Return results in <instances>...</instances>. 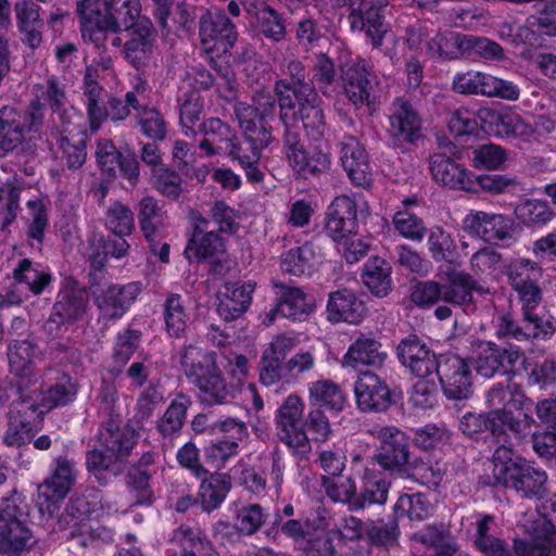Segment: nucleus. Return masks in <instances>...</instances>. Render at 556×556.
<instances>
[{"label":"nucleus","mask_w":556,"mask_h":556,"mask_svg":"<svg viewBox=\"0 0 556 556\" xmlns=\"http://www.w3.org/2000/svg\"><path fill=\"white\" fill-rule=\"evenodd\" d=\"M366 315V307L355 293L348 289L329 294L327 303V319L332 323L358 324Z\"/></svg>","instance_id":"38"},{"label":"nucleus","mask_w":556,"mask_h":556,"mask_svg":"<svg viewBox=\"0 0 556 556\" xmlns=\"http://www.w3.org/2000/svg\"><path fill=\"white\" fill-rule=\"evenodd\" d=\"M463 228L471 237L483 241L516 239L521 228L509 216L483 211H471L463 220Z\"/></svg>","instance_id":"13"},{"label":"nucleus","mask_w":556,"mask_h":556,"mask_svg":"<svg viewBox=\"0 0 556 556\" xmlns=\"http://www.w3.org/2000/svg\"><path fill=\"white\" fill-rule=\"evenodd\" d=\"M340 160L353 184L365 188L372 184V169L367 153L355 137L344 136L342 138Z\"/></svg>","instance_id":"27"},{"label":"nucleus","mask_w":556,"mask_h":556,"mask_svg":"<svg viewBox=\"0 0 556 556\" xmlns=\"http://www.w3.org/2000/svg\"><path fill=\"white\" fill-rule=\"evenodd\" d=\"M420 129L421 119L412 104L403 98H396L389 115L391 136L400 141L413 142L419 137Z\"/></svg>","instance_id":"35"},{"label":"nucleus","mask_w":556,"mask_h":556,"mask_svg":"<svg viewBox=\"0 0 556 556\" xmlns=\"http://www.w3.org/2000/svg\"><path fill=\"white\" fill-rule=\"evenodd\" d=\"M304 403L295 394L289 395L276 414V430L279 440L298 459H307L312 452L311 441L301 427Z\"/></svg>","instance_id":"6"},{"label":"nucleus","mask_w":556,"mask_h":556,"mask_svg":"<svg viewBox=\"0 0 556 556\" xmlns=\"http://www.w3.org/2000/svg\"><path fill=\"white\" fill-rule=\"evenodd\" d=\"M142 291L141 282L112 285L102 290L94 300L101 318L117 320L129 309Z\"/></svg>","instance_id":"21"},{"label":"nucleus","mask_w":556,"mask_h":556,"mask_svg":"<svg viewBox=\"0 0 556 556\" xmlns=\"http://www.w3.org/2000/svg\"><path fill=\"white\" fill-rule=\"evenodd\" d=\"M443 302L460 306L465 312L476 308L473 293L488 294L489 288L476 280L465 271H454L447 275L445 283H442Z\"/></svg>","instance_id":"26"},{"label":"nucleus","mask_w":556,"mask_h":556,"mask_svg":"<svg viewBox=\"0 0 556 556\" xmlns=\"http://www.w3.org/2000/svg\"><path fill=\"white\" fill-rule=\"evenodd\" d=\"M396 355L403 366L421 378L431 375L439 363V356L437 357L434 352L416 334L401 340L396 348Z\"/></svg>","instance_id":"24"},{"label":"nucleus","mask_w":556,"mask_h":556,"mask_svg":"<svg viewBox=\"0 0 556 556\" xmlns=\"http://www.w3.org/2000/svg\"><path fill=\"white\" fill-rule=\"evenodd\" d=\"M180 365L186 378L192 386L219 368L215 352L194 344L182 348Z\"/></svg>","instance_id":"37"},{"label":"nucleus","mask_w":556,"mask_h":556,"mask_svg":"<svg viewBox=\"0 0 556 556\" xmlns=\"http://www.w3.org/2000/svg\"><path fill=\"white\" fill-rule=\"evenodd\" d=\"M151 184L163 195L172 199H178L182 192L180 175L166 165L152 168Z\"/></svg>","instance_id":"64"},{"label":"nucleus","mask_w":556,"mask_h":556,"mask_svg":"<svg viewBox=\"0 0 556 556\" xmlns=\"http://www.w3.org/2000/svg\"><path fill=\"white\" fill-rule=\"evenodd\" d=\"M510 286L517 292L521 302V313L539 308L542 301V290L536 281L529 275H523L515 269L508 273Z\"/></svg>","instance_id":"52"},{"label":"nucleus","mask_w":556,"mask_h":556,"mask_svg":"<svg viewBox=\"0 0 556 556\" xmlns=\"http://www.w3.org/2000/svg\"><path fill=\"white\" fill-rule=\"evenodd\" d=\"M274 114L275 99L266 92L257 93L253 99V104L240 102L235 106V115L248 148L232 147L230 157L241 165L248 180L252 182H260L263 179V173L258 169L257 164L262 151L274 139L268 126V121L274 117Z\"/></svg>","instance_id":"1"},{"label":"nucleus","mask_w":556,"mask_h":556,"mask_svg":"<svg viewBox=\"0 0 556 556\" xmlns=\"http://www.w3.org/2000/svg\"><path fill=\"white\" fill-rule=\"evenodd\" d=\"M77 393L76 383L68 376H63L58 382L50 386L42 394L40 404L45 410L71 403Z\"/></svg>","instance_id":"62"},{"label":"nucleus","mask_w":556,"mask_h":556,"mask_svg":"<svg viewBox=\"0 0 556 556\" xmlns=\"http://www.w3.org/2000/svg\"><path fill=\"white\" fill-rule=\"evenodd\" d=\"M99 503V494L94 489L88 490L81 494H75L67 503L60 521L70 519L85 520L97 510Z\"/></svg>","instance_id":"59"},{"label":"nucleus","mask_w":556,"mask_h":556,"mask_svg":"<svg viewBox=\"0 0 556 556\" xmlns=\"http://www.w3.org/2000/svg\"><path fill=\"white\" fill-rule=\"evenodd\" d=\"M139 0H80L77 13L85 40L97 47L105 40V31L130 29L139 20Z\"/></svg>","instance_id":"2"},{"label":"nucleus","mask_w":556,"mask_h":556,"mask_svg":"<svg viewBox=\"0 0 556 556\" xmlns=\"http://www.w3.org/2000/svg\"><path fill=\"white\" fill-rule=\"evenodd\" d=\"M77 475L76 462L59 455L53 459L50 476L38 486L39 495L51 504L64 500L76 483Z\"/></svg>","instance_id":"18"},{"label":"nucleus","mask_w":556,"mask_h":556,"mask_svg":"<svg viewBox=\"0 0 556 556\" xmlns=\"http://www.w3.org/2000/svg\"><path fill=\"white\" fill-rule=\"evenodd\" d=\"M522 359V365L528 361L520 348L508 344L501 346L494 342L480 343L473 366L477 374L484 378L495 376H514V367Z\"/></svg>","instance_id":"9"},{"label":"nucleus","mask_w":556,"mask_h":556,"mask_svg":"<svg viewBox=\"0 0 556 556\" xmlns=\"http://www.w3.org/2000/svg\"><path fill=\"white\" fill-rule=\"evenodd\" d=\"M164 319L167 333L173 338H182L188 328L189 316L179 294H169L164 304Z\"/></svg>","instance_id":"55"},{"label":"nucleus","mask_w":556,"mask_h":556,"mask_svg":"<svg viewBox=\"0 0 556 556\" xmlns=\"http://www.w3.org/2000/svg\"><path fill=\"white\" fill-rule=\"evenodd\" d=\"M36 343L26 338L24 340H11L8 344V358L11 372L17 377L15 383H27L35 387L42 384L40 376L35 370L34 359Z\"/></svg>","instance_id":"32"},{"label":"nucleus","mask_w":556,"mask_h":556,"mask_svg":"<svg viewBox=\"0 0 556 556\" xmlns=\"http://www.w3.org/2000/svg\"><path fill=\"white\" fill-rule=\"evenodd\" d=\"M323 485L332 501L345 504L350 511H357L358 491L353 477L350 476L341 482H334L330 477H323Z\"/></svg>","instance_id":"58"},{"label":"nucleus","mask_w":556,"mask_h":556,"mask_svg":"<svg viewBox=\"0 0 556 556\" xmlns=\"http://www.w3.org/2000/svg\"><path fill=\"white\" fill-rule=\"evenodd\" d=\"M15 390L18 399L11 405L9 419L25 422L26 426L41 429L43 415L46 413L39 403L41 394V384L35 387L27 383H15Z\"/></svg>","instance_id":"29"},{"label":"nucleus","mask_w":556,"mask_h":556,"mask_svg":"<svg viewBox=\"0 0 556 556\" xmlns=\"http://www.w3.org/2000/svg\"><path fill=\"white\" fill-rule=\"evenodd\" d=\"M271 283L276 289L277 304L266 316L268 325L278 315L292 320H302L314 312V301L301 288L288 286L275 279Z\"/></svg>","instance_id":"17"},{"label":"nucleus","mask_w":556,"mask_h":556,"mask_svg":"<svg viewBox=\"0 0 556 556\" xmlns=\"http://www.w3.org/2000/svg\"><path fill=\"white\" fill-rule=\"evenodd\" d=\"M506 477L497 485L509 488L527 498H542L547 492V475L526 459L504 471Z\"/></svg>","instance_id":"16"},{"label":"nucleus","mask_w":556,"mask_h":556,"mask_svg":"<svg viewBox=\"0 0 556 556\" xmlns=\"http://www.w3.org/2000/svg\"><path fill=\"white\" fill-rule=\"evenodd\" d=\"M401 479L416 481L428 488H437L443 480L445 468L439 462L410 456Z\"/></svg>","instance_id":"46"},{"label":"nucleus","mask_w":556,"mask_h":556,"mask_svg":"<svg viewBox=\"0 0 556 556\" xmlns=\"http://www.w3.org/2000/svg\"><path fill=\"white\" fill-rule=\"evenodd\" d=\"M294 348V340L286 336L276 337L263 351L260 361V382L271 387L288 378L283 364L287 354Z\"/></svg>","instance_id":"23"},{"label":"nucleus","mask_w":556,"mask_h":556,"mask_svg":"<svg viewBox=\"0 0 556 556\" xmlns=\"http://www.w3.org/2000/svg\"><path fill=\"white\" fill-rule=\"evenodd\" d=\"M130 39L125 46L126 58L138 65L151 52L155 40V31L149 20L141 18L130 29Z\"/></svg>","instance_id":"45"},{"label":"nucleus","mask_w":556,"mask_h":556,"mask_svg":"<svg viewBox=\"0 0 556 556\" xmlns=\"http://www.w3.org/2000/svg\"><path fill=\"white\" fill-rule=\"evenodd\" d=\"M388 353L382 343L370 333H359L348 348L340 361L343 368L359 370L362 367L379 369L384 365Z\"/></svg>","instance_id":"19"},{"label":"nucleus","mask_w":556,"mask_h":556,"mask_svg":"<svg viewBox=\"0 0 556 556\" xmlns=\"http://www.w3.org/2000/svg\"><path fill=\"white\" fill-rule=\"evenodd\" d=\"M201 484L198 492V501L204 511L211 513L217 509L225 501L231 489V480L227 473L210 472L200 478Z\"/></svg>","instance_id":"41"},{"label":"nucleus","mask_w":556,"mask_h":556,"mask_svg":"<svg viewBox=\"0 0 556 556\" xmlns=\"http://www.w3.org/2000/svg\"><path fill=\"white\" fill-rule=\"evenodd\" d=\"M434 371L447 399L462 401L472 395V375L466 358L453 353L441 354Z\"/></svg>","instance_id":"11"},{"label":"nucleus","mask_w":556,"mask_h":556,"mask_svg":"<svg viewBox=\"0 0 556 556\" xmlns=\"http://www.w3.org/2000/svg\"><path fill=\"white\" fill-rule=\"evenodd\" d=\"M37 542L26 497L13 490L0 507V555L22 556Z\"/></svg>","instance_id":"3"},{"label":"nucleus","mask_w":556,"mask_h":556,"mask_svg":"<svg viewBox=\"0 0 556 556\" xmlns=\"http://www.w3.org/2000/svg\"><path fill=\"white\" fill-rule=\"evenodd\" d=\"M527 370V384L541 391H554L556 389V358L545 357L529 363Z\"/></svg>","instance_id":"53"},{"label":"nucleus","mask_w":556,"mask_h":556,"mask_svg":"<svg viewBox=\"0 0 556 556\" xmlns=\"http://www.w3.org/2000/svg\"><path fill=\"white\" fill-rule=\"evenodd\" d=\"M141 341V332L128 327L118 332L113 348V361L118 368L116 374L122 372V368L130 361Z\"/></svg>","instance_id":"61"},{"label":"nucleus","mask_w":556,"mask_h":556,"mask_svg":"<svg viewBox=\"0 0 556 556\" xmlns=\"http://www.w3.org/2000/svg\"><path fill=\"white\" fill-rule=\"evenodd\" d=\"M430 172L434 181L441 186L452 190L476 191V174L443 154L430 157Z\"/></svg>","instance_id":"22"},{"label":"nucleus","mask_w":556,"mask_h":556,"mask_svg":"<svg viewBox=\"0 0 556 556\" xmlns=\"http://www.w3.org/2000/svg\"><path fill=\"white\" fill-rule=\"evenodd\" d=\"M189 406L190 400L184 394L170 402L156 424V430L163 439L172 440L181 432Z\"/></svg>","instance_id":"48"},{"label":"nucleus","mask_w":556,"mask_h":556,"mask_svg":"<svg viewBox=\"0 0 556 556\" xmlns=\"http://www.w3.org/2000/svg\"><path fill=\"white\" fill-rule=\"evenodd\" d=\"M372 434L379 442L372 455L374 462L390 476L400 478L412 456L409 438L393 426L378 428Z\"/></svg>","instance_id":"8"},{"label":"nucleus","mask_w":556,"mask_h":556,"mask_svg":"<svg viewBox=\"0 0 556 556\" xmlns=\"http://www.w3.org/2000/svg\"><path fill=\"white\" fill-rule=\"evenodd\" d=\"M527 340H548L556 331V317L539 308L522 313Z\"/></svg>","instance_id":"54"},{"label":"nucleus","mask_w":556,"mask_h":556,"mask_svg":"<svg viewBox=\"0 0 556 556\" xmlns=\"http://www.w3.org/2000/svg\"><path fill=\"white\" fill-rule=\"evenodd\" d=\"M354 394L358 409L364 413H383L395 403L387 381L371 370L359 372Z\"/></svg>","instance_id":"15"},{"label":"nucleus","mask_w":556,"mask_h":556,"mask_svg":"<svg viewBox=\"0 0 556 556\" xmlns=\"http://www.w3.org/2000/svg\"><path fill=\"white\" fill-rule=\"evenodd\" d=\"M239 454V444L225 437H214L203 446L205 463L216 471L223 469L228 460Z\"/></svg>","instance_id":"56"},{"label":"nucleus","mask_w":556,"mask_h":556,"mask_svg":"<svg viewBox=\"0 0 556 556\" xmlns=\"http://www.w3.org/2000/svg\"><path fill=\"white\" fill-rule=\"evenodd\" d=\"M285 149L289 165L304 179L330 169L331 156L329 152L320 148H314L311 151L305 150L300 142L298 132L291 129L286 130Z\"/></svg>","instance_id":"14"},{"label":"nucleus","mask_w":556,"mask_h":556,"mask_svg":"<svg viewBox=\"0 0 556 556\" xmlns=\"http://www.w3.org/2000/svg\"><path fill=\"white\" fill-rule=\"evenodd\" d=\"M356 203L349 195L336 197L326 213L325 231L333 241L349 240L356 233Z\"/></svg>","instance_id":"20"},{"label":"nucleus","mask_w":556,"mask_h":556,"mask_svg":"<svg viewBox=\"0 0 556 556\" xmlns=\"http://www.w3.org/2000/svg\"><path fill=\"white\" fill-rule=\"evenodd\" d=\"M314 252L311 245H298L281 257V269L285 273L302 276L313 269Z\"/></svg>","instance_id":"63"},{"label":"nucleus","mask_w":556,"mask_h":556,"mask_svg":"<svg viewBox=\"0 0 556 556\" xmlns=\"http://www.w3.org/2000/svg\"><path fill=\"white\" fill-rule=\"evenodd\" d=\"M311 406H325L328 409L340 413L346 405V396L340 386L331 380H319L309 387Z\"/></svg>","instance_id":"49"},{"label":"nucleus","mask_w":556,"mask_h":556,"mask_svg":"<svg viewBox=\"0 0 556 556\" xmlns=\"http://www.w3.org/2000/svg\"><path fill=\"white\" fill-rule=\"evenodd\" d=\"M477 116L482 129L498 139H516L521 143H529L530 123L517 112L507 109L498 111L491 106L481 108Z\"/></svg>","instance_id":"12"},{"label":"nucleus","mask_w":556,"mask_h":556,"mask_svg":"<svg viewBox=\"0 0 556 556\" xmlns=\"http://www.w3.org/2000/svg\"><path fill=\"white\" fill-rule=\"evenodd\" d=\"M401 529L396 517L368 519L365 540L379 549L390 551L399 545Z\"/></svg>","instance_id":"44"},{"label":"nucleus","mask_w":556,"mask_h":556,"mask_svg":"<svg viewBox=\"0 0 556 556\" xmlns=\"http://www.w3.org/2000/svg\"><path fill=\"white\" fill-rule=\"evenodd\" d=\"M198 390L201 404L206 406L224 405L235 399L236 387L226 381L224 372L218 368L193 386Z\"/></svg>","instance_id":"40"},{"label":"nucleus","mask_w":556,"mask_h":556,"mask_svg":"<svg viewBox=\"0 0 556 556\" xmlns=\"http://www.w3.org/2000/svg\"><path fill=\"white\" fill-rule=\"evenodd\" d=\"M39 124L31 121L29 113L13 108L0 110V150L8 153L20 147L27 135Z\"/></svg>","instance_id":"30"},{"label":"nucleus","mask_w":556,"mask_h":556,"mask_svg":"<svg viewBox=\"0 0 556 556\" xmlns=\"http://www.w3.org/2000/svg\"><path fill=\"white\" fill-rule=\"evenodd\" d=\"M290 71H296L292 79V86L285 81L276 85V91L279 96V105L281 109V121L289 128L288 111L299 106V114L303 127L317 136L321 135L325 128L324 113L320 108V100L315 90L304 83L303 70L300 63H291Z\"/></svg>","instance_id":"4"},{"label":"nucleus","mask_w":556,"mask_h":556,"mask_svg":"<svg viewBox=\"0 0 556 556\" xmlns=\"http://www.w3.org/2000/svg\"><path fill=\"white\" fill-rule=\"evenodd\" d=\"M255 283L251 281L241 283L226 282L224 290L217 295V314L225 321H232L240 318L249 308L252 302V294Z\"/></svg>","instance_id":"33"},{"label":"nucleus","mask_w":556,"mask_h":556,"mask_svg":"<svg viewBox=\"0 0 556 556\" xmlns=\"http://www.w3.org/2000/svg\"><path fill=\"white\" fill-rule=\"evenodd\" d=\"M392 267L379 256L370 257L364 265L362 280L370 293L377 298H386L393 289Z\"/></svg>","instance_id":"43"},{"label":"nucleus","mask_w":556,"mask_h":556,"mask_svg":"<svg viewBox=\"0 0 556 556\" xmlns=\"http://www.w3.org/2000/svg\"><path fill=\"white\" fill-rule=\"evenodd\" d=\"M172 541L181 547L182 554L206 555L210 549V542L203 531L186 525L174 531Z\"/></svg>","instance_id":"57"},{"label":"nucleus","mask_w":556,"mask_h":556,"mask_svg":"<svg viewBox=\"0 0 556 556\" xmlns=\"http://www.w3.org/2000/svg\"><path fill=\"white\" fill-rule=\"evenodd\" d=\"M138 432L131 426H121L112 417L101 426L98 434L101 446L122 463L130 455L138 442Z\"/></svg>","instance_id":"31"},{"label":"nucleus","mask_w":556,"mask_h":556,"mask_svg":"<svg viewBox=\"0 0 556 556\" xmlns=\"http://www.w3.org/2000/svg\"><path fill=\"white\" fill-rule=\"evenodd\" d=\"M375 79L376 76L368 70L363 60L346 64L342 67L344 93L356 109L363 105H370Z\"/></svg>","instance_id":"25"},{"label":"nucleus","mask_w":556,"mask_h":556,"mask_svg":"<svg viewBox=\"0 0 556 556\" xmlns=\"http://www.w3.org/2000/svg\"><path fill=\"white\" fill-rule=\"evenodd\" d=\"M34 99L28 112L34 123L39 125L45 116V110L61 113L65 110L67 99L63 87L54 78L46 79L36 84L33 88Z\"/></svg>","instance_id":"36"},{"label":"nucleus","mask_w":556,"mask_h":556,"mask_svg":"<svg viewBox=\"0 0 556 556\" xmlns=\"http://www.w3.org/2000/svg\"><path fill=\"white\" fill-rule=\"evenodd\" d=\"M225 245H186L184 255L190 261L206 263L210 271L218 277L227 275L235 262L227 254Z\"/></svg>","instance_id":"42"},{"label":"nucleus","mask_w":556,"mask_h":556,"mask_svg":"<svg viewBox=\"0 0 556 556\" xmlns=\"http://www.w3.org/2000/svg\"><path fill=\"white\" fill-rule=\"evenodd\" d=\"M88 305L89 294L86 288L72 278L66 279L43 325L45 333L52 339L63 337L68 326L84 317Z\"/></svg>","instance_id":"5"},{"label":"nucleus","mask_w":556,"mask_h":556,"mask_svg":"<svg viewBox=\"0 0 556 556\" xmlns=\"http://www.w3.org/2000/svg\"><path fill=\"white\" fill-rule=\"evenodd\" d=\"M432 511L433 505L428 495L421 492L402 493L393 505V516L397 519L406 517L409 521H425Z\"/></svg>","instance_id":"47"},{"label":"nucleus","mask_w":556,"mask_h":556,"mask_svg":"<svg viewBox=\"0 0 556 556\" xmlns=\"http://www.w3.org/2000/svg\"><path fill=\"white\" fill-rule=\"evenodd\" d=\"M112 66V60L109 56H101L93 65L87 67L85 74V96L90 121V127L96 131L103 119L106 117L108 112L103 106L104 93L102 88L94 81L99 71H109Z\"/></svg>","instance_id":"34"},{"label":"nucleus","mask_w":556,"mask_h":556,"mask_svg":"<svg viewBox=\"0 0 556 556\" xmlns=\"http://www.w3.org/2000/svg\"><path fill=\"white\" fill-rule=\"evenodd\" d=\"M508 159L506 149L495 143L482 144L472 151L471 163L477 169L500 170Z\"/></svg>","instance_id":"60"},{"label":"nucleus","mask_w":556,"mask_h":556,"mask_svg":"<svg viewBox=\"0 0 556 556\" xmlns=\"http://www.w3.org/2000/svg\"><path fill=\"white\" fill-rule=\"evenodd\" d=\"M514 215L527 227H542L552 220L554 213L546 201L527 198L516 204Z\"/></svg>","instance_id":"51"},{"label":"nucleus","mask_w":556,"mask_h":556,"mask_svg":"<svg viewBox=\"0 0 556 556\" xmlns=\"http://www.w3.org/2000/svg\"><path fill=\"white\" fill-rule=\"evenodd\" d=\"M391 481L381 472L365 468L361 477V490L357 497V511H362L369 506H383L389 496Z\"/></svg>","instance_id":"39"},{"label":"nucleus","mask_w":556,"mask_h":556,"mask_svg":"<svg viewBox=\"0 0 556 556\" xmlns=\"http://www.w3.org/2000/svg\"><path fill=\"white\" fill-rule=\"evenodd\" d=\"M484 556H556V528L546 520L533 530L532 543L515 542L514 553L508 544L496 536L477 545Z\"/></svg>","instance_id":"7"},{"label":"nucleus","mask_w":556,"mask_h":556,"mask_svg":"<svg viewBox=\"0 0 556 556\" xmlns=\"http://www.w3.org/2000/svg\"><path fill=\"white\" fill-rule=\"evenodd\" d=\"M349 22L353 31L366 30L374 47L382 45V39L388 33L380 9L368 5L365 0H349Z\"/></svg>","instance_id":"28"},{"label":"nucleus","mask_w":556,"mask_h":556,"mask_svg":"<svg viewBox=\"0 0 556 556\" xmlns=\"http://www.w3.org/2000/svg\"><path fill=\"white\" fill-rule=\"evenodd\" d=\"M200 38L203 51L214 58L226 55L237 40L236 27L220 10H208L200 20Z\"/></svg>","instance_id":"10"},{"label":"nucleus","mask_w":556,"mask_h":556,"mask_svg":"<svg viewBox=\"0 0 556 556\" xmlns=\"http://www.w3.org/2000/svg\"><path fill=\"white\" fill-rule=\"evenodd\" d=\"M86 468L100 484H106L110 477L123 471L122 462L112 453L93 447L86 453Z\"/></svg>","instance_id":"50"}]
</instances>
